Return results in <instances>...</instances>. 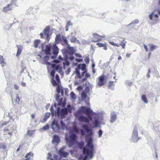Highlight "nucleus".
<instances>
[{"label":"nucleus","instance_id":"nucleus-18","mask_svg":"<svg viewBox=\"0 0 160 160\" xmlns=\"http://www.w3.org/2000/svg\"><path fill=\"white\" fill-rule=\"evenodd\" d=\"M99 118H100L98 115H97L94 117V121L93 122V123L95 127H98L100 124Z\"/></svg>","mask_w":160,"mask_h":160},{"label":"nucleus","instance_id":"nucleus-8","mask_svg":"<svg viewBox=\"0 0 160 160\" xmlns=\"http://www.w3.org/2000/svg\"><path fill=\"white\" fill-rule=\"evenodd\" d=\"M74 115L80 122L88 123L91 120L88 118H87L83 115H81L80 113H79V112H75Z\"/></svg>","mask_w":160,"mask_h":160},{"label":"nucleus","instance_id":"nucleus-53","mask_svg":"<svg viewBox=\"0 0 160 160\" xmlns=\"http://www.w3.org/2000/svg\"><path fill=\"white\" fill-rule=\"evenodd\" d=\"M84 142H81L79 144V148L81 149H82L84 146Z\"/></svg>","mask_w":160,"mask_h":160},{"label":"nucleus","instance_id":"nucleus-61","mask_svg":"<svg viewBox=\"0 0 160 160\" xmlns=\"http://www.w3.org/2000/svg\"><path fill=\"white\" fill-rule=\"evenodd\" d=\"M75 61L78 62H82L83 60L82 59H80V58H76L75 59Z\"/></svg>","mask_w":160,"mask_h":160},{"label":"nucleus","instance_id":"nucleus-17","mask_svg":"<svg viewBox=\"0 0 160 160\" xmlns=\"http://www.w3.org/2000/svg\"><path fill=\"white\" fill-rule=\"evenodd\" d=\"M67 48L69 51H67V53L69 55H72L75 52L74 49L72 47H71L70 44H68Z\"/></svg>","mask_w":160,"mask_h":160},{"label":"nucleus","instance_id":"nucleus-46","mask_svg":"<svg viewBox=\"0 0 160 160\" xmlns=\"http://www.w3.org/2000/svg\"><path fill=\"white\" fill-rule=\"evenodd\" d=\"M89 87L88 86H87L85 89L84 91L86 93H88L89 92Z\"/></svg>","mask_w":160,"mask_h":160},{"label":"nucleus","instance_id":"nucleus-32","mask_svg":"<svg viewBox=\"0 0 160 160\" xmlns=\"http://www.w3.org/2000/svg\"><path fill=\"white\" fill-rule=\"evenodd\" d=\"M41 41L39 39L36 40L34 41V47L37 48L38 46V44L40 43Z\"/></svg>","mask_w":160,"mask_h":160},{"label":"nucleus","instance_id":"nucleus-3","mask_svg":"<svg viewBox=\"0 0 160 160\" xmlns=\"http://www.w3.org/2000/svg\"><path fill=\"white\" fill-rule=\"evenodd\" d=\"M81 127L85 129L87 132L86 136V140L87 142V145H93L92 143L93 132L92 129H90L87 125L85 124H82Z\"/></svg>","mask_w":160,"mask_h":160},{"label":"nucleus","instance_id":"nucleus-11","mask_svg":"<svg viewBox=\"0 0 160 160\" xmlns=\"http://www.w3.org/2000/svg\"><path fill=\"white\" fill-rule=\"evenodd\" d=\"M117 118V114L116 112H111L110 118V122L113 123L116 121Z\"/></svg>","mask_w":160,"mask_h":160},{"label":"nucleus","instance_id":"nucleus-43","mask_svg":"<svg viewBox=\"0 0 160 160\" xmlns=\"http://www.w3.org/2000/svg\"><path fill=\"white\" fill-rule=\"evenodd\" d=\"M70 94H71V97L72 99H75L76 95H75V94L73 92H71Z\"/></svg>","mask_w":160,"mask_h":160},{"label":"nucleus","instance_id":"nucleus-14","mask_svg":"<svg viewBox=\"0 0 160 160\" xmlns=\"http://www.w3.org/2000/svg\"><path fill=\"white\" fill-rule=\"evenodd\" d=\"M51 66L59 73L61 75L63 74V72L62 71V67H60L59 65H54L53 64H52Z\"/></svg>","mask_w":160,"mask_h":160},{"label":"nucleus","instance_id":"nucleus-38","mask_svg":"<svg viewBox=\"0 0 160 160\" xmlns=\"http://www.w3.org/2000/svg\"><path fill=\"white\" fill-rule=\"evenodd\" d=\"M35 130H28L27 132V134L30 136H32Z\"/></svg>","mask_w":160,"mask_h":160},{"label":"nucleus","instance_id":"nucleus-31","mask_svg":"<svg viewBox=\"0 0 160 160\" xmlns=\"http://www.w3.org/2000/svg\"><path fill=\"white\" fill-rule=\"evenodd\" d=\"M149 46L151 51H153L157 48L155 45L153 44H149Z\"/></svg>","mask_w":160,"mask_h":160},{"label":"nucleus","instance_id":"nucleus-47","mask_svg":"<svg viewBox=\"0 0 160 160\" xmlns=\"http://www.w3.org/2000/svg\"><path fill=\"white\" fill-rule=\"evenodd\" d=\"M138 20L137 19L133 21L132 22L128 24V25H134L135 24L137 23L138 22Z\"/></svg>","mask_w":160,"mask_h":160},{"label":"nucleus","instance_id":"nucleus-63","mask_svg":"<svg viewBox=\"0 0 160 160\" xmlns=\"http://www.w3.org/2000/svg\"><path fill=\"white\" fill-rule=\"evenodd\" d=\"M64 60L65 61L68 60L69 59L68 56L67 54H66L64 56Z\"/></svg>","mask_w":160,"mask_h":160},{"label":"nucleus","instance_id":"nucleus-45","mask_svg":"<svg viewBox=\"0 0 160 160\" xmlns=\"http://www.w3.org/2000/svg\"><path fill=\"white\" fill-rule=\"evenodd\" d=\"M84 61L86 64L89 63L90 61L89 58L88 57H86L84 58Z\"/></svg>","mask_w":160,"mask_h":160},{"label":"nucleus","instance_id":"nucleus-28","mask_svg":"<svg viewBox=\"0 0 160 160\" xmlns=\"http://www.w3.org/2000/svg\"><path fill=\"white\" fill-rule=\"evenodd\" d=\"M72 131L77 133L78 134L80 132L79 130L77 128L76 125H74L72 128Z\"/></svg>","mask_w":160,"mask_h":160},{"label":"nucleus","instance_id":"nucleus-22","mask_svg":"<svg viewBox=\"0 0 160 160\" xmlns=\"http://www.w3.org/2000/svg\"><path fill=\"white\" fill-rule=\"evenodd\" d=\"M17 47L18 49V50L16 55L18 57L19 56L20 54L21 53L23 48V47L22 45H17Z\"/></svg>","mask_w":160,"mask_h":160},{"label":"nucleus","instance_id":"nucleus-59","mask_svg":"<svg viewBox=\"0 0 160 160\" xmlns=\"http://www.w3.org/2000/svg\"><path fill=\"white\" fill-rule=\"evenodd\" d=\"M87 95L85 93H82V98L83 99H85L87 97Z\"/></svg>","mask_w":160,"mask_h":160},{"label":"nucleus","instance_id":"nucleus-52","mask_svg":"<svg viewBox=\"0 0 160 160\" xmlns=\"http://www.w3.org/2000/svg\"><path fill=\"white\" fill-rule=\"evenodd\" d=\"M102 132H103L102 130L101 129H100L98 132L99 138H101V137Z\"/></svg>","mask_w":160,"mask_h":160},{"label":"nucleus","instance_id":"nucleus-23","mask_svg":"<svg viewBox=\"0 0 160 160\" xmlns=\"http://www.w3.org/2000/svg\"><path fill=\"white\" fill-rule=\"evenodd\" d=\"M78 69H81L83 71H86V65L85 63L78 64Z\"/></svg>","mask_w":160,"mask_h":160},{"label":"nucleus","instance_id":"nucleus-58","mask_svg":"<svg viewBox=\"0 0 160 160\" xmlns=\"http://www.w3.org/2000/svg\"><path fill=\"white\" fill-rule=\"evenodd\" d=\"M17 2V0H12L11 3L10 4H12V6L13 4H15V5H16Z\"/></svg>","mask_w":160,"mask_h":160},{"label":"nucleus","instance_id":"nucleus-36","mask_svg":"<svg viewBox=\"0 0 160 160\" xmlns=\"http://www.w3.org/2000/svg\"><path fill=\"white\" fill-rule=\"evenodd\" d=\"M114 84L112 81H110L109 83V88L112 90L114 89Z\"/></svg>","mask_w":160,"mask_h":160},{"label":"nucleus","instance_id":"nucleus-13","mask_svg":"<svg viewBox=\"0 0 160 160\" xmlns=\"http://www.w3.org/2000/svg\"><path fill=\"white\" fill-rule=\"evenodd\" d=\"M104 80L105 76L103 75L100 76L98 78V85L100 86H102L104 85L106 83Z\"/></svg>","mask_w":160,"mask_h":160},{"label":"nucleus","instance_id":"nucleus-16","mask_svg":"<svg viewBox=\"0 0 160 160\" xmlns=\"http://www.w3.org/2000/svg\"><path fill=\"white\" fill-rule=\"evenodd\" d=\"M93 38L92 39V42H97L100 41L101 38H100V36L97 34L94 33L92 35Z\"/></svg>","mask_w":160,"mask_h":160},{"label":"nucleus","instance_id":"nucleus-24","mask_svg":"<svg viewBox=\"0 0 160 160\" xmlns=\"http://www.w3.org/2000/svg\"><path fill=\"white\" fill-rule=\"evenodd\" d=\"M45 53L47 55L51 54V47L47 45L44 50Z\"/></svg>","mask_w":160,"mask_h":160},{"label":"nucleus","instance_id":"nucleus-5","mask_svg":"<svg viewBox=\"0 0 160 160\" xmlns=\"http://www.w3.org/2000/svg\"><path fill=\"white\" fill-rule=\"evenodd\" d=\"M79 112V113H84L87 115L88 118L90 120H92V118L91 116L92 114H95L94 112L93 113L92 111L90 108H87L85 106H82L79 109L77 112Z\"/></svg>","mask_w":160,"mask_h":160},{"label":"nucleus","instance_id":"nucleus-42","mask_svg":"<svg viewBox=\"0 0 160 160\" xmlns=\"http://www.w3.org/2000/svg\"><path fill=\"white\" fill-rule=\"evenodd\" d=\"M44 63L45 65H48L49 66H50L51 65L50 62H48V59H44L43 60Z\"/></svg>","mask_w":160,"mask_h":160},{"label":"nucleus","instance_id":"nucleus-40","mask_svg":"<svg viewBox=\"0 0 160 160\" xmlns=\"http://www.w3.org/2000/svg\"><path fill=\"white\" fill-rule=\"evenodd\" d=\"M51 82L53 86H56L58 85V83L55 81V80L54 79V78H52L51 80Z\"/></svg>","mask_w":160,"mask_h":160},{"label":"nucleus","instance_id":"nucleus-2","mask_svg":"<svg viewBox=\"0 0 160 160\" xmlns=\"http://www.w3.org/2000/svg\"><path fill=\"white\" fill-rule=\"evenodd\" d=\"M81 127L85 129L87 132L86 136V140L87 142V145H93L92 143L93 132L92 129H90L87 125L85 124H82Z\"/></svg>","mask_w":160,"mask_h":160},{"label":"nucleus","instance_id":"nucleus-29","mask_svg":"<svg viewBox=\"0 0 160 160\" xmlns=\"http://www.w3.org/2000/svg\"><path fill=\"white\" fill-rule=\"evenodd\" d=\"M55 41L57 42H59L62 41V37L59 34H58L56 36L55 38Z\"/></svg>","mask_w":160,"mask_h":160},{"label":"nucleus","instance_id":"nucleus-33","mask_svg":"<svg viewBox=\"0 0 160 160\" xmlns=\"http://www.w3.org/2000/svg\"><path fill=\"white\" fill-rule=\"evenodd\" d=\"M126 42H125L124 40H122L119 44L120 46H121L122 47V48L124 49L125 48V46L126 45Z\"/></svg>","mask_w":160,"mask_h":160},{"label":"nucleus","instance_id":"nucleus-39","mask_svg":"<svg viewBox=\"0 0 160 160\" xmlns=\"http://www.w3.org/2000/svg\"><path fill=\"white\" fill-rule=\"evenodd\" d=\"M50 110L51 115L52 117H53L55 114V112H54L53 106H51V107Z\"/></svg>","mask_w":160,"mask_h":160},{"label":"nucleus","instance_id":"nucleus-6","mask_svg":"<svg viewBox=\"0 0 160 160\" xmlns=\"http://www.w3.org/2000/svg\"><path fill=\"white\" fill-rule=\"evenodd\" d=\"M76 138V135L74 133L71 134L69 137L67 134L65 135L67 144L69 147H71L76 143L77 141Z\"/></svg>","mask_w":160,"mask_h":160},{"label":"nucleus","instance_id":"nucleus-10","mask_svg":"<svg viewBox=\"0 0 160 160\" xmlns=\"http://www.w3.org/2000/svg\"><path fill=\"white\" fill-rule=\"evenodd\" d=\"M52 128L54 132H56L60 129V127L57 121L53 120L51 124Z\"/></svg>","mask_w":160,"mask_h":160},{"label":"nucleus","instance_id":"nucleus-62","mask_svg":"<svg viewBox=\"0 0 160 160\" xmlns=\"http://www.w3.org/2000/svg\"><path fill=\"white\" fill-rule=\"evenodd\" d=\"M71 72V69L69 68L66 71V73L67 75H68Z\"/></svg>","mask_w":160,"mask_h":160},{"label":"nucleus","instance_id":"nucleus-51","mask_svg":"<svg viewBox=\"0 0 160 160\" xmlns=\"http://www.w3.org/2000/svg\"><path fill=\"white\" fill-rule=\"evenodd\" d=\"M62 90V89H61V88L59 86H58L57 88V90L58 92V93H60Z\"/></svg>","mask_w":160,"mask_h":160},{"label":"nucleus","instance_id":"nucleus-41","mask_svg":"<svg viewBox=\"0 0 160 160\" xmlns=\"http://www.w3.org/2000/svg\"><path fill=\"white\" fill-rule=\"evenodd\" d=\"M55 70L53 68V69L51 71L50 75L52 77V78H54V74L55 73Z\"/></svg>","mask_w":160,"mask_h":160},{"label":"nucleus","instance_id":"nucleus-1","mask_svg":"<svg viewBox=\"0 0 160 160\" xmlns=\"http://www.w3.org/2000/svg\"><path fill=\"white\" fill-rule=\"evenodd\" d=\"M72 112V108L70 105H68L67 108L61 109L58 107L57 109L56 112H55V116H57L58 118L62 119L64 118L68 112L71 113Z\"/></svg>","mask_w":160,"mask_h":160},{"label":"nucleus","instance_id":"nucleus-56","mask_svg":"<svg viewBox=\"0 0 160 160\" xmlns=\"http://www.w3.org/2000/svg\"><path fill=\"white\" fill-rule=\"evenodd\" d=\"M66 61L65 62H63V65H67V66H69L70 65V62L68 61V60L65 61Z\"/></svg>","mask_w":160,"mask_h":160},{"label":"nucleus","instance_id":"nucleus-34","mask_svg":"<svg viewBox=\"0 0 160 160\" xmlns=\"http://www.w3.org/2000/svg\"><path fill=\"white\" fill-rule=\"evenodd\" d=\"M141 99L145 103H148V101L146 95H142V97Z\"/></svg>","mask_w":160,"mask_h":160},{"label":"nucleus","instance_id":"nucleus-48","mask_svg":"<svg viewBox=\"0 0 160 160\" xmlns=\"http://www.w3.org/2000/svg\"><path fill=\"white\" fill-rule=\"evenodd\" d=\"M49 128V126L48 124H47L44 126H43L42 128V129L44 130H47Z\"/></svg>","mask_w":160,"mask_h":160},{"label":"nucleus","instance_id":"nucleus-7","mask_svg":"<svg viewBox=\"0 0 160 160\" xmlns=\"http://www.w3.org/2000/svg\"><path fill=\"white\" fill-rule=\"evenodd\" d=\"M139 128H140V127L137 126H135L132 132L131 141L134 143L137 142L140 138V137L138 136V130Z\"/></svg>","mask_w":160,"mask_h":160},{"label":"nucleus","instance_id":"nucleus-57","mask_svg":"<svg viewBox=\"0 0 160 160\" xmlns=\"http://www.w3.org/2000/svg\"><path fill=\"white\" fill-rule=\"evenodd\" d=\"M154 15V13L152 12L149 15V18L150 20H153V16Z\"/></svg>","mask_w":160,"mask_h":160},{"label":"nucleus","instance_id":"nucleus-21","mask_svg":"<svg viewBox=\"0 0 160 160\" xmlns=\"http://www.w3.org/2000/svg\"><path fill=\"white\" fill-rule=\"evenodd\" d=\"M52 53L55 56L57 55L58 53L59 49L55 44H54L52 47Z\"/></svg>","mask_w":160,"mask_h":160},{"label":"nucleus","instance_id":"nucleus-19","mask_svg":"<svg viewBox=\"0 0 160 160\" xmlns=\"http://www.w3.org/2000/svg\"><path fill=\"white\" fill-rule=\"evenodd\" d=\"M12 4H8L4 7L2 10V12H7L9 11H11L12 9Z\"/></svg>","mask_w":160,"mask_h":160},{"label":"nucleus","instance_id":"nucleus-9","mask_svg":"<svg viewBox=\"0 0 160 160\" xmlns=\"http://www.w3.org/2000/svg\"><path fill=\"white\" fill-rule=\"evenodd\" d=\"M50 29V27L49 26H47L45 27L43 30L44 34L42 33H41L40 34V35L41 38H44V34L46 36V39L48 41L49 40L50 38L49 37V32Z\"/></svg>","mask_w":160,"mask_h":160},{"label":"nucleus","instance_id":"nucleus-49","mask_svg":"<svg viewBox=\"0 0 160 160\" xmlns=\"http://www.w3.org/2000/svg\"><path fill=\"white\" fill-rule=\"evenodd\" d=\"M20 100V98L18 94H17L16 96V99L15 102H18Z\"/></svg>","mask_w":160,"mask_h":160},{"label":"nucleus","instance_id":"nucleus-12","mask_svg":"<svg viewBox=\"0 0 160 160\" xmlns=\"http://www.w3.org/2000/svg\"><path fill=\"white\" fill-rule=\"evenodd\" d=\"M66 147L65 146L63 147L60 149L58 152V154L60 156L64 158H66L69 154V152L64 151V150L66 149Z\"/></svg>","mask_w":160,"mask_h":160},{"label":"nucleus","instance_id":"nucleus-25","mask_svg":"<svg viewBox=\"0 0 160 160\" xmlns=\"http://www.w3.org/2000/svg\"><path fill=\"white\" fill-rule=\"evenodd\" d=\"M70 40L72 43H75L76 41H77L78 43L79 42V41L77 40V38L74 36H72Z\"/></svg>","mask_w":160,"mask_h":160},{"label":"nucleus","instance_id":"nucleus-4","mask_svg":"<svg viewBox=\"0 0 160 160\" xmlns=\"http://www.w3.org/2000/svg\"><path fill=\"white\" fill-rule=\"evenodd\" d=\"M93 151V145H86L83 149V153L85 155L83 158V160H88V158H92Z\"/></svg>","mask_w":160,"mask_h":160},{"label":"nucleus","instance_id":"nucleus-20","mask_svg":"<svg viewBox=\"0 0 160 160\" xmlns=\"http://www.w3.org/2000/svg\"><path fill=\"white\" fill-rule=\"evenodd\" d=\"M60 139L59 137L56 135L53 136V140L52 141L53 143L58 144L60 141Z\"/></svg>","mask_w":160,"mask_h":160},{"label":"nucleus","instance_id":"nucleus-55","mask_svg":"<svg viewBox=\"0 0 160 160\" xmlns=\"http://www.w3.org/2000/svg\"><path fill=\"white\" fill-rule=\"evenodd\" d=\"M55 78L56 79V80L58 83V84H59V82H60V79L59 78V77L58 75H56L55 76Z\"/></svg>","mask_w":160,"mask_h":160},{"label":"nucleus","instance_id":"nucleus-26","mask_svg":"<svg viewBox=\"0 0 160 160\" xmlns=\"http://www.w3.org/2000/svg\"><path fill=\"white\" fill-rule=\"evenodd\" d=\"M62 41H63L64 42V43L62 45H65L67 44L68 45V44H69L68 43V41L67 39V37L63 35L62 36Z\"/></svg>","mask_w":160,"mask_h":160},{"label":"nucleus","instance_id":"nucleus-15","mask_svg":"<svg viewBox=\"0 0 160 160\" xmlns=\"http://www.w3.org/2000/svg\"><path fill=\"white\" fill-rule=\"evenodd\" d=\"M60 96L58 94H57L56 95V99L57 101L58 102V106L62 105V107H64L65 106V104L62 103V98L60 100L59 99Z\"/></svg>","mask_w":160,"mask_h":160},{"label":"nucleus","instance_id":"nucleus-44","mask_svg":"<svg viewBox=\"0 0 160 160\" xmlns=\"http://www.w3.org/2000/svg\"><path fill=\"white\" fill-rule=\"evenodd\" d=\"M9 122H5L4 123H2V122H0V123H1V124L2 125H1L0 124V128H1L4 125H6Z\"/></svg>","mask_w":160,"mask_h":160},{"label":"nucleus","instance_id":"nucleus-54","mask_svg":"<svg viewBox=\"0 0 160 160\" xmlns=\"http://www.w3.org/2000/svg\"><path fill=\"white\" fill-rule=\"evenodd\" d=\"M79 130L80 131L81 134L82 136H83L85 134L86 132L84 130L81 129Z\"/></svg>","mask_w":160,"mask_h":160},{"label":"nucleus","instance_id":"nucleus-35","mask_svg":"<svg viewBox=\"0 0 160 160\" xmlns=\"http://www.w3.org/2000/svg\"><path fill=\"white\" fill-rule=\"evenodd\" d=\"M60 125L62 127V129L63 130H64L67 128L65 124L63 122L62 119L60 120Z\"/></svg>","mask_w":160,"mask_h":160},{"label":"nucleus","instance_id":"nucleus-27","mask_svg":"<svg viewBox=\"0 0 160 160\" xmlns=\"http://www.w3.org/2000/svg\"><path fill=\"white\" fill-rule=\"evenodd\" d=\"M0 64L2 67L5 66L6 65V63L4 62L3 57L0 55Z\"/></svg>","mask_w":160,"mask_h":160},{"label":"nucleus","instance_id":"nucleus-30","mask_svg":"<svg viewBox=\"0 0 160 160\" xmlns=\"http://www.w3.org/2000/svg\"><path fill=\"white\" fill-rule=\"evenodd\" d=\"M72 26V24L71 23V21H68L66 24V30L67 31H68V28L70 26Z\"/></svg>","mask_w":160,"mask_h":160},{"label":"nucleus","instance_id":"nucleus-64","mask_svg":"<svg viewBox=\"0 0 160 160\" xmlns=\"http://www.w3.org/2000/svg\"><path fill=\"white\" fill-rule=\"evenodd\" d=\"M125 83H127V84L128 86H131L132 84V82H130V81H127L125 82Z\"/></svg>","mask_w":160,"mask_h":160},{"label":"nucleus","instance_id":"nucleus-60","mask_svg":"<svg viewBox=\"0 0 160 160\" xmlns=\"http://www.w3.org/2000/svg\"><path fill=\"white\" fill-rule=\"evenodd\" d=\"M97 44L100 47H103L105 46L104 44L101 43H98Z\"/></svg>","mask_w":160,"mask_h":160},{"label":"nucleus","instance_id":"nucleus-50","mask_svg":"<svg viewBox=\"0 0 160 160\" xmlns=\"http://www.w3.org/2000/svg\"><path fill=\"white\" fill-rule=\"evenodd\" d=\"M6 148V145L5 144H0V148H2L3 149H5Z\"/></svg>","mask_w":160,"mask_h":160},{"label":"nucleus","instance_id":"nucleus-37","mask_svg":"<svg viewBox=\"0 0 160 160\" xmlns=\"http://www.w3.org/2000/svg\"><path fill=\"white\" fill-rule=\"evenodd\" d=\"M50 113H46L45 118L43 119V122H45L47 119L49 117Z\"/></svg>","mask_w":160,"mask_h":160}]
</instances>
